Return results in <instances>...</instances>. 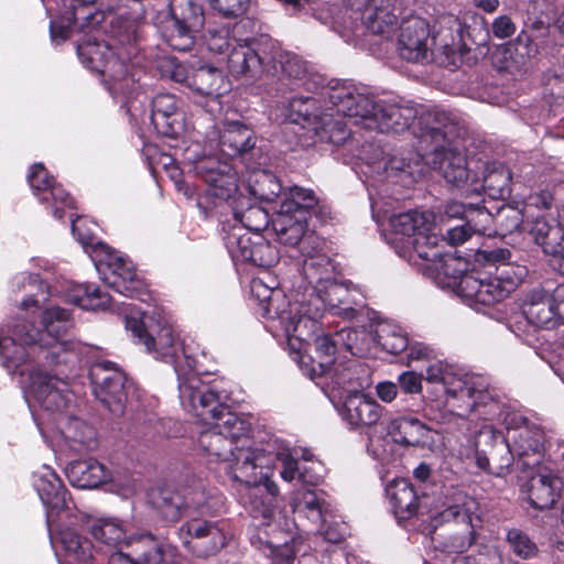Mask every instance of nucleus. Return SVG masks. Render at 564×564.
<instances>
[{
    "label": "nucleus",
    "instance_id": "61",
    "mask_svg": "<svg viewBox=\"0 0 564 564\" xmlns=\"http://www.w3.org/2000/svg\"><path fill=\"white\" fill-rule=\"evenodd\" d=\"M98 0H67L64 7L82 13L80 18L84 19V25H99L104 20V13L96 8Z\"/></svg>",
    "mask_w": 564,
    "mask_h": 564
},
{
    "label": "nucleus",
    "instance_id": "44",
    "mask_svg": "<svg viewBox=\"0 0 564 564\" xmlns=\"http://www.w3.org/2000/svg\"><path fill=\"white\" fill-rule=\"evenodd\" d=\"M42 502L52 510L67 508L66 490L59 477L52 470H46L35 482Z\"/></svg>",
    "mask_w": 564,
    "mask_h": 564
},
{
    "label": "nucleus",
    "instance_id": "53",
    "mask_svg": "<svg viewBox=\"0 0 564 564\" xmlns=\"http://www.w3.org/2000/svg\"><path fill=\"white\" fill-rule=\"evenodd\" d=\"M511 173L505 166L488 170L484 175L482 186L487 194L495 198H505L511 192Z\"/></svg>",
    "mask_w": 564,
    "mask_h": 564
},
{
    "label": "nucleus",
    "instance_id": "52",
    "mask_svg": "<svg viewBox=\"0 0 564 564\" xmlns=\"http://www.w3.org/2000/svg\"><path fill=\"white\" fill-rule=\"evenodd\" d=\"M492 224L496 232L502 237L524 230L525 227L522 212L510 205H503L497 210Z\"/></svg>",
    "mask_w": 564,
    "mask_h": 564
},
{
    "label": "nucleus",
    "instance_id": "35",
    "mask_svg": "<svg viewBox=\"0 0 564 564\" xmlns=\"http://www.w3.org/2000/svg\"><path fill=\"white\" fill-rule=\"evenodd\" d=\"M312 248L301 253L303 257L301 273L310 286V291H314L315 286H322L336 276V265L334 261L325 253L318 252Z\"/></svg>",
    "mask_w": 564,
    "mask_h": 564
},
{
    "label": "nucleus",
    "instance_id": "57",
    "mask_svg": "<svg viewBox=\"0 0 564 564\" xmlns=\"http://www.w3.org/2000/svg\"><path fill=\"white\" fill-rule=\"evenodd\" d=\"M236 218L241 224L245 231L250 234H260L267 229L270 218L268 212L257 205H251L241 213H236Z\"/></svg>",
    "mask_w": 564,
    "mask_h": 564
},
{
    "label": "nucleus",
    "instance_id": "24",
    "mask_svg": "<svg viewBox=\"0 0 564 564\" xmlns=\"http://www.w3.org/2000/svg\"><path fill=\"white\" fill-rule=\"evenodd\" d=\"M446 123L448 126L446 130L451 139L435 141L443 144L440 151L435 149L434 164H438L437 169L447 183L456 187H463L468 183L470 172L465 155L456 147H452L455 139L459 137L456 124L451 118Z\"/></svg>",
    "mask_w": 564,
    "mask_h": 564
},
{
    "label": "nucleus",
    "instance_id": "36",
    "mask_svg": "<svg viewBox=\"0 0 564 564\" xmlns=\"http://www.w3.org/2000/svg\"><path fill=\"white\" fill-rule=\"evenodd\" d=\"M390 226L395 235L406 237L416 236L414 240V248L416 249L417 242L423 245L426 250L432 243H435L436 237L426 236L424 232L429 230L430 221L424 213L415 209L408 210L390 218Z\"/></svg>",
    "mask_w": 564,
    "mask_h": 564
},
{
    "label": "nucleus",
    "instance_id": "20",
    "mask_svg": "<svg viewBox=\"0 0 564 564\" xmlns=\"http://www.w3.org/2000/svg\"><path fill=\"white\" fill-rule=\"evenodd\" d=\"M477 466L496 476H505L513 462L508 442L489 429L481 430L475 442Z\"/></svg>",
    "mask_w": 564,
    "mask_h": 564
},
{
    "label": "nucleus",
    "instance_id": "40",
    "mask_svg": "<svg viewBox=\"0 0 564 564\" xmlns=\"http://www.w3.org/2000/svg\"><path fill=\"white\" fill-rule=\"evenodd\" d=\"M386 430L395 443L411 446L424 444L431 433V427L413 416L391 419Z\"/></svg>",
    "mask_w": 564,
    "mask_h": 564
},
{
    "label": "nucleus",
    "instance_id": "60",
    "mask_svg": "<svg viewBox=\"0 0 564 564\" xmlns=\"http://www.w3.org/2000/svg\"><path fill=\"white\" fill-rule=\"evenodd\" d=\"M492 219L494 215L485 206L471 204L468 205L466 217L464 218L465 225H468L473 235L485 234Z\"/></svg>",
    "mask_w": 564,
    "mask_h": 564
},
{
    "label": "nucleus",
    "instance_id": "62",
    "mask_svg": "<svg viewBox=\"0 0 564 564\" xmlns=\"http://www.w3.org/2000/svg\"><path fill=\"white\" fill-rule=\"evenodd\" d=\"M212 10L226 19L242 17L250 6V0H208Z\"/></svg>",
    "mask_w": 564,
    "mask_h": 564
},
{
    "label": "nucleus",
    "instance_id": "41",
    "mask_svg": "<svg viewBox=\"0 0 564 564\" xmlns=\"http://www.w3.org/2000/svg\"><path fill=\"white\" fill-rule=\"evenodd\" d=\"M188 86L210 101L220 106V98L228 91V84L223 73L215 67H200L195 70Z\"/></svg>",
    "mask_w": 564,
    "mask_h": 564
},
{
    "label": "nucleus",
    "instance_id": "32",
    "mask_svg": "<svg viewBox=\"0 0 564 564\" xmlns=\"http://www.w3.org/2000/svg\"><path fill=\"white\" fill-rule=\"evenodd\" d=\"M256 533L251 536V542L259 549H269V555L276 564H290L294 560L293 546L289 543L290 536L276 524L271 522L267 524H256Z\"/></svg>",
    "mask_w": 564,
    "mask_h": 564
},
{
    "label": "nucleus",
    "instance_id": "31",
    "mask_svg": "<svg viewBox=\"0 0 564 564\" xmlns=\"http://www.w3.org/2000/svg\"><path fill=\"white\" fill-rule=\"evenodd\" d=\"M32 380L33 393L44 409L62 411L72 401L66 380L47 373H39Z\"/></svg>",
    "mask_w": 564,
    "mask_h": 564
},
{
    "label": "nucleus",
    "instance_id": "7",
    "mask_svg": "<svg viewBox=\"0 0 564 564\" xmlns=\"http://www.w3.org/2000/svg\"><path fill=\"white\" fill-rule=\"evenodd\" d=\"M77 53L82 63L101 75L116 91L124 93L139 80L131 69L128 56H123L108 43L88 41L78 45Z\"/></svg>",
    "mask_w": 564,
    "mask_h": 564
},
{
    "label": "nucleus",
    "instance_id": "3",
    "mask_svg": "<svg viewBox=\"0 0 564 564\" xmlns=\"http://www.w3.org/2000/svg\"><path fill=\"white\" fill-rule=\"evenodd\" d=\"M11 291L23 296L17 304L19 311L40 317H69L62 303L84 311L110 313L117 317H147L132 303L112 304L111 296L94 284L70 283L62 294H53L51 284L40 273L22 272L11 280Z\"/></svg>",
    "mask_w": 564,
    "mask_h": 564
},
{
    "label": "nucleus",
    "instance_id": "17",
    "mask_svg": "<svg viewBox=\"0 0 564 564\" xmlns=\"http://www.w3.org/2000/svg\"><path fill=\"white\" fill-rule=\"evenodd\" d=\"M262 53V75L276 77L279 80H300L306 74V63L295 53L282 48L281 44L272 37H262L258 43Z\"/></svg>",
    "mask_w": 564,
    "mask_h": 564
},
{
    "label": "nucleus",
    "instance_id": "33",
    "mask_svg": "<svg viewBox=\"0 0 564 564\" xmlns=\"http://www.w3.org/2000/svg\"><path fill=\"white\" fill-rule=\"evenodd\" d=\"M345 419L354 426H373L382 417L384 408L362 392L349 393L344 403Z\"/></svg>",
    "mask_w": 564,
    "mask_h": 564
},
{
    "label": "nucleus",
    "instance_id": "6",
    "mask_svg": "<svg viewBox=\"0 0 564 564\" xmlns=\"http://www.w3.org/2000/svg\"><path fill=\"white\" fill-rule=\"evenodd\" d=\"M206 22L204 6L197 0H172L161 21L162 40L174 51L188 52Z\"/></svg>",
    "mask_w": 564,
    "mask_h": 564
},
{
    "label": "nucleus",
    "instance_id": "10",
    "mask_svg": "<svg viewBox=\"0 0 564 564\" xmlns=\"http://www.w3.org/2000/svg\"><path fill=\"white\" fill-rule=\"evenodd\" d=\"M151 500L163 519L176 522L195 512L204 514L216 511L221 497L207 496L202 486L182 490L164 487L154 491Z\"/></svg>",
    "mask_w": 564,
    "mask_h": 564
},
{
    "label": "nucleus",
    "instance_id": "27",
    "mask_svg": "<svg viewBox=\"0 0 564 564\" xmlns=\"http://www.w3.org/2000/svg\"><path fill=\"white\" fill-rule=\"evenodd\" d=\"M257 135L253 129L240 120L225 121L219 133L221 153L230 159L251 158L256 150Z\"/></svg>",
    "mask_w": 564,
    "mask_h": 564
},
{
    "label": "nucleus",
    "instance_id": "16",
    "mask_svg": "<svg viewBox=\"0 0 564 564\" xmlns=\"http://www.w3.org/2000/svg\"><path fill=\"white\" fill-rule=\"evenodd\" d=\"M150 118L158 134L170 140L169 147L180 149V141L184 143L186 123L178 98L170 93L155 95L151 101Z\"/></svg>",
    "mask_w": 564,
    "mask_h": 564
},
{
    "label": "nucleus",
    "instance_id": "11",
    "mask_svg": "<svg viewBox=\"0 0 564 564\" xmlns=\"http://www.w3.org/2000/svg\"><path fill=\"white\" fill-rule=\"evenodd\" d=\"M93 251L96 269L105 284L131 299L141 293L143 284L132 261L104 242L96 243Z\"/></svg>",
    "mask_w": 564,
    "mask_h": 564
},
{
    "label": "nucleus",
    "instance_id": "1",
    "mask_svg": "<svg viewBox=\"0 0 564 564\" xmlns=\"http://www.w3.org/2000/svg\"><path fill=\"white\" fill-rule=\"evenodd\" d=\"M175 372L183 408L210 425L199 434L202 449L215 460H232L229 474L236 481L250 484L263 479L268 474L264 451L246 447L247 441L234 448L248 433L247 423L221 402L217 390L204 382L196 371L176 365Z\"/></svg>",
    "mask_w": 564,
    "mask_h": 564
},
{
    "label": "nucleus",
    "instance_id": "5",
    "mask_svg": "<svg viewBox=\"0 0 564 564\" xmlns=\"http://www.w3.org/2000/svg\"><path fill=\"white\" fill-rule=\"evenodd\" d=\"M480 505L478 500L458 487H448L443 492L442 510L432 518V525L448 523L460 532L452 533L446 546L454 553L467 551L476 541L477 528L481 525Z\"/></svg>",
    "mask_w": 564,
    "mask_h": 564
},
{
    "label": "nucleus",
    "instance_id": "64",
    "mask_svg": "<svg viewBox=\"0 0 564 564\" xmlns=\"http://www.w3.org/2000/svg\"><path fill=\"white\" fill-rule=\"evenodd\" d=\"M66 437L90 448L95 444V431L83 421L73 420L66 429Z\"/></svg>",
    "mask_w": 564,
    "mask_h": 564
},
{
    "label": "nucleus",
    "instance_id": "14",
    "mask_svg": "<svg viewBox=\"0 0 564 564\" xmlns=\"http://www.w3.org/2000/svg\"><path fill=\"white\" fill-rule=\"evenodd\" d=\"M226 249L232 261L268 269L280 260L278 248L261 234H250L242 227H231L224 237Z\"/></svg>",
    "mask_w": 564,
    "mask_h": 564
},
{
    "label": "nucleus",
    "instance_id": "19",
    "mask_svg": "<svg viewBox=\"0 0 564 564\" xmlns=\"http://www.w3.org/2000/svg\"><path fill=\"white\" fill-rule=\"evenodd\" d=\"M91 378L97 382L94 389L96 398L115 415H121L124 411L127 399L126 376L119 369L113 368L111 361L97 362L91 371Z\"/></svg>",
    "mask_w": 564,
    "mask_h": 564
},
{
    "label": "nucleus",
    "instance_id": "39",
    "mask_svg": "<svg viewBox=\"0 0 564 564\" xmlns=\"http://www.w3.org/2000/svg\"><path fill=\"white\" fill-rule=\"evenodd\" d=\"M66 475L69 482L80 489L97 488L110 479L107 468L94 458L70 463Z\"/></svg>",
    "mask_w": 564,
    "mask_h": 564
},
{
    "label": "nucleus",
    "instance_id": "43",
    "mask_svg": "<svg viewBox=\"0 0 564 564\" xmlns=\"http://www.w3.org/2000/svg\"><path fill=\"white\" fill-rule=\"evenodd\" d=\"M329 503L325 492L321 490L300 489L294 492L292 508L295 512L305 514L314 522L325 520L329 516Z\"/></svg>",
    "mask_w": 564,
    "mask_h": 564
},
{
    "label": "nucleus",
    "instance_id": "55",
    "mask_svg": "<svg viewBox=\"0 0 564 564\" xmlns=\"http://www.w3.org/2000/svg\"><path fill=\"white\" fill-rule=\"evenodd\" d=\"M506 542L512 553L522 560L533 558L539 552L536 543L525 532L517 528L507 530Z\"/></svg>",
    "mask_w": 564,
    "mask_h": 564
},
{
    "label": "nucleus",
    "instance_id": "51",
    "mask_svg": "<svg viewBox=\"0 0 564 564\" xmlns=\"http://www.w3.org/2000/svg\"><path fill=\"white\" fill-rule=\"evenodd\" d=\"M250 293L258 303L262 317H283V311L275 306L279 291L265 285L260 279H253L250 283Z\"/></svg>",
    "mask_w": 564,
    "mask_h": 564
},
{
    "label": "nucleus",
    "instance_id": "22",
    "mask_svg": "<svg viewBox=\"0 0 564 564\" xmlns=\"http://www.w3.org/2000/svg\"><path fill=\"white\" fill-rule=\"evenodd\" d=\"M127 552L119 551L111 556L112 564H166L165 558L174 549L171 544L151 533L129 536Z\"/></svg>",
    "mask_w": 564,
    "mask_h": 564
},
{
    "label": "nucleus",
    "instance_id": "15",
    "mask_svg": "<svg viewBox=\"0 0 564 564\" xmlns=\"http://www.w3.org/2000/svg\"><path fill=\"white\" fill-rule=\"evenodd\" d=\"M416 253L421 259L433 262L436 270V280L445 288L455 289L457 294L474 304H478V293L469 292L465 288L467 279L480 280V272H468L467 264L459 258L444 254L437 243H432L426 250L417 242Z\"/></svg>",
    "mask_w": 564,
    "mask_h": 564
},
{
    "label": "nucleus",
    "instance_id": "56",
    "mask_svg": "<svg viewBox=\"0 0 564 564\" xmlns=\"http://www.w3.org/2000/svg\"><path fill=\"white\" fill-rule=\"evenodd\" d=\"M54 181V177L48 173L43 163H34L30 167L28 182L41 204L48 203L47 191Z\"/></svg>",
    "mask_w": 564,
    "mask_h": 564
},
{
    "label": "nucleus",
    "instance_id": "23",
    "mask_svg": "<svg viewBox=\"0 0 564 564\" xmlns=\"http://www.w3.org/2000/svg\"><path fill=\"white\" fill-rule=\"evenodd\" d=\"M447 394V403L457 406L459 415H466L475 411L479 404H485L489 394L487 384L481 376L457 377L453 372L444 382Z\"/></svg>",
    "mask_w": 564,
    "mask_h": 564
},
{
    "label": "nucleus",
    "instance_id": "2",
    "mask_svg": "<svg viewBox=\"0 0 564 564\" xmlns=\"http://www.w3.org/2000/svg\"><path fill=\"white\" fill-rule=\"evenodd\" d=\"M327 98L337 113L355 119V124L367 130L401 133L417 120L420 126L424 124L421 128L423 137H429L432 141L451 139L446 130L449 113L443 110L429 111L417 117V111L412 106L376 101L346 84L330 87Z\"/></svg>",
    "mask_w": 564,
    "mask_h": 564
},
{
    "label": "nucleus",
    "instance_id": "13",
    "mask_svg": "<svg viewBox=\"0 0 564 564\" xmlns=\"http://www.w3.org/2000/svg\"><path fill=\"white\" fill-rule=\"evenodd\" d=\"M525 265L513 261L499 265L496 271L480 272V280H466L465 288L474 294L478 293V304L491 306L506 300L527 278Z\"/></svg>",
    "mask_w": 564,
    "mask_h": 564
},
{
    "label": "nucleus",
    "instance_id": "48",
    "mask_svg": "<svg viewBox=\"0 0 564 564\" xmlns=\"http://www.w3.org/2000/svg\"><path fill=\"white\" fill-rule=\"evenodd\" d=\"M378 345L390 354L403 351L409 340L406 335L398 326L390 324L387 319H376V340Z\"/></svg>",
    "mask_w": 564,
    "mask_h": 564
},
{
    "label": "nucleus",
    "instance_id": "54",
    "mask_svg": "<svg viewBox=\"0 0 564 564\" xmlns=\"http://www.w3.org/2000/svg\"><path fill=\"white\" fill-rule=\"evenodd\" d=\"M61 543L68 554L78 563H86L91 558V543L75 530L66 529L61 532Z\"/></svg>",
    "mask_w": 564,
    "mask_h": 564
},
{
    "label": "nucleus",
    "instance_id": "12",
    "mask_svg": "<svg viewBox=\"0 0 564 564\" xmlns=\"http://www.w3.org/2000/svg\"><path fill=\"white\" fill-rule=\"evenodd\" d=\"M348 297V289L335 278L322 286H315L308 297L304 293L301 300L295 301V311H291L289 317H324L325 314L357 317V312L349 305Z\"/></svg>",
    "mask_w": 564,
    "mask_h": 564
},
{
    "label": "nucleus",
    "instance_id": "42",
    "mask_svg": "<svg viewBox=\"0 0 564 564\" xmlns=\"http://www.w3.org/2000/svg\"><path fill=\"white\" fill-rule=\"evenodd\" d=\"M387 494L398 519L405 520L415 516L420 508L419 497L414 487L405 479L391 484Z\"/></svg>",
    "mask_w": 564,
    "mask_h": 564
},
{
    "label": "nucleus",
    "instance_id": "38",
    "mask_svg": "<svg viewBox=\"0 0 564 564\" xmlns=\"http://www.w3.org/2000/svg\"><path fill=\"white\" fill-rule=\"evenodd\" d=\"M279 212L304 216V219L308 220L312 215L322 214V207L314 191L294 185L283 193Z\"/></svg>",
    "mask_w": 564,
    "mask_h": 564
},
{
    "label": "nucleus",
    "instance_id": "58",
    "mask_svg": "<svg viewBox=\"0 0 564 564\" xmlns=\"http://www.w3.org/2000/svg\"><path fill=\"white\" fill-rule=\"evenodd\" d=\"M48 203L44 204L52 215L58 219H64L65 208H74V198L63 188L62 185H56L55 181L47 191Z\"/></svg>",
    "mask_w": 564,
    "mask_h": 564
},
{
    "label": "nucleus",
    "instance_id": "50",
    "mask_svg": "<svg viewBox=\"0 0 564 564\" xmlns=\"http://www.w3.org/2000/svg\"><path fill=\"white\" fill-rule=\"evenodd\" d=\"M524 424V430L520 431L514 437L519 456H528L530 453L540 454L544 445V434L542 430L529 422L524 416H519Z\"/></svg>",
    "mask_w": 564,
    "mask_h": 564
},
{
    "label": "nucleus",
    "instance_id": "4",
    "mask_svg": "<svg viewBox=\"0 0 564 564\" xmlns=\"http://www.w3.org/2000/svg\"><path fill=\"white\" fill-rule=\"evenodd\" d=\"M10 336H0V354L15 366L26 360L22 346L48 348L44 358L48 365H69L74 368L80 360V345L64 339L68 319H18Z\"/></svg>",
    "mask_w": 564,
    "mask_h": 564
},
{
    "label": "nucleus",
    "instance_id": "28",
    "mask_svg": "<svg viewBox=\"0 0 564 564\" xmlns=\"http://www.w3.org/2000/svg\"><path fill=\"white\" fill-rule=\"evenodd\" d=\"M516 305L522 317H563L561 306L564 305V289L557 288L550 293L543 288H533L517 299Z\"/></svg>",
    "mask_w": 564,
    "mask_h": 564
},
{
    "label": "nucleus",
    "instance_id": "63",
    "mask_svg": "<svg viewBox=\"0 0 564 564\" xmlns=\"http://www.w3.org/2000/svg\"><path fill=\"white\" fill-rule=\"evenodd\" d=\"M340 341L337 337L333 338L329 335H321L315 339L316 350L319 352L321 357H325L326 360H321L319 366V375H325L330 370V365L333 364V357L336 354L337 345Z\"/></svg>",
    "mask_w": 564,
    "mask_h": 564
},
{
    "label": "nucleus",
    "instance_id": "46",
    "mask_svg": "<svg viewBox=\"0 0 564 564\" xmlns=\"http://www.w3.org/2000/svg\"><path fill=\"white\" fill-rule=\"evenodd\" d=\"M82 13L64 7L59 14L52 19L50 22V34L54 42H64L70 37L73 30L77 29L80 32L87 29H94L97 25H84L86 22L80 18Z\"/></svg>",
    "mask_w": 564,
    "mask_h": 564
},
{
    "label": "nucleus",
    "instance_id": "9",
    "mask_svg": "<svg viewBox=\"0 0 564 564\" xmlns=\"http://www.w3.org/2000/svg\"><path fill=\"white\" fill-rule=\"evenodd\" d=\"M126 329L135 344L144 345L158 359L176 364L180 355L188 358L169 319H126Z\"/></svg>",
    "mask_w": 564,
    "mask_h": 564
},
{
    "label": "nucleus",
    "instance_id": "45",
    "mask_svg": "<svg viewBox=\"0 0 564 564\" xmlns=\"http://www.w3.org/2000/svg\"><path fill=\"white\" fill-rule=\"evenodd\" d=\"M248 187L254 198L267 203L275 202L283 189L278 176L267 170H254L249 177Z\"/></svg>",
    "mask_w": 564,
    "mask_h": 564
},
{
    "label": "nucleus",
    "instance_id": "30",
    "mask_svg": "<svg viewBox=\"0 0 564 564\" xmlns=\"http://www.w3.org/2000/svg\"><path fill=\"white\" fill-rule=\"evenodd\" d=\"M429 24L424 19L412 18L400 24L399 53L409 62H421L427 56Z\"/></svg>",
    "mask_w": 564,
    "mask_h": 564
},
{
    "label": "nucleus",
    "instance_id": "18",
    "mask_svg": "<svg viewBox=\"0 0 564 564\" xmlns=\"http://www.w3.org/2000/svg\"><path fill=\"white\" fill-rule=\"evenodd\" d=\"M183 545L199 557L216 554L226 545V535L217 522L191 519L178 529Z\"/></svg>",
    "mask_w": 564,
    "mask_h": 564
},
{
    "label": "nucleus",
    "instance_id": "47",
    "mask_svg": "<svg viewBox=\"0 0 564 564\" xmlns=\"http://www.w3.org/2000/svg\"><path fill=\"white\" fill-rule=\"evenodd\" d=\"M91 535L101 543L111 546H126L127 538L126 530L122 523L117 519H98L89 525Z\"/></svg>",
    "mask_w": 564,
    "mask_h": 564
},
{
    "label": "nucleus",
    "instance_id": "29",
    "mask_svg": "<svg viewBox=\"0 0 564 564\" xmlns=\"http://www.w3.org/2000/svg\"><path fill=\"white\" fill-rule=\"evenodd\" d=\"M524 230L546 254L564 251V225L550 214L539 215L525 221Z\"/></svg>",
    "mask_w": 564,
    "mask_h": 564
},
{
    "label": "nucleus",
    "instance_id": "21",
    "mask_svg": "<svg viewBox=\"0 0 564 564\" xmlns=\"http://www.w3.org/2000/svg\"><path fill=\"white\" fill-rule=\"evenodd\" d=\"M195 175L208 185V194L228 199L238 189V176L232 165L216 156H202L193 161Z\"/></svg>",
    "mask_w": 564,
    "mask_h": 564
},
{
    "label": "nucleus",
    "instance_id": "49",
    "mask_svg": "<svg viewBox=\"0 0 564 564\" xmlns=\"http://www.w3.org/2000/svg\"><path fill=\"white\" fill-rule=\"evenodd\" d=\"M335 337L349 350L362 349L376 340V319H370L368 325L343 327Z\"/></svg>",
    "mask_w": 564,
    "mask_h": 564
},
{
    "label": "nucleus",
    "instance_id": "34",
    "mask_svg": "<svg viewBox=\"0 0 564 564\" xmlns=\"http://www.w3.org/2000/svg\"><path fill=\"white\" fill-rule=\"evenodd\" d=\"M395 1L367 0L362 12L366 28L373 34L390 36L398 25V15L394 13Z\"/></svg>",
    "mask_w": 564,
    "mask_h": 564
},
{
    "label": "nucleus",
    "instance_id": "26",
    "mask_svg": "<svg viewBox=\"0 0 564 564\" xmlns=\"http://www.w3.org/2000/svg\"><path fill=\"white\" fill-rule=\"evenodd\" d=\"M267 457L268 463L265 469L268 474L263 479L257 482L246 484L248 486V495L245 505L251 517L259 521L258 524L271 527L275 511L272 500L278 496L279 487L274 481L269 479L271 457L269 455H267Z\"/></svg>",
    "mask_w": 564,
    "mask_h": 564
},
{
    "label": "nucleus",
    "instance_id": "37",
    "mask_svg": "<svg viewBox=\"0 0 564 564\" xmlns=\"http://www.w3.org/2000/svg\"><path fill=\"white\" fill-rule=\"evenodd\" d=\"M562 480L552 474L533 475L525 486L529 503L538 510H546L554 506L560 497Z\"/></svg>",
    "mask_w": 564,
    "mask_h": 564
},
{
    "label": "nucleus",
    "instance_id": "8",
    "mask_svg": "<svg viewBox=\"0 0 564 564\" xmlns=\"http://www.w3.org/2000/svg\"><path fill=\"white\" fill-rule=\"evenodd\" d=\"M258 22L249 17L241 18L232 26L235 45L227 55L228 72L236 78L257 79L262 68V53L258 50L262 37H271L257 32Z\"/></svg>",
    "mask_w": 564,
    "mask_h": 564
},
{
    "label": "nucleus",
    "instance_id": "59",
    "mask_svg": "<svg viewBox=\"0 0 564 564\" xmlns=\"http://www.w3.org/2000/svg\"><path fill=\"white\" fill-rule=\"evenodd\" d=\"M510 57L516 64L525 65L539 53L540 46L528 37L527 33H519L516 40L510 44Z\"/></svg>",
    "mask_w": 564,
    "mask_h": 564
},
{
    "label": "nucleus",
    "instance_id": "25",
    "mask_svg": "<svg viewBox=\"0 0 564 564\" xmlns=\"http://www.w3.org/2000/svg\"><path fill=\"white\" fill-rule=\"evenodd\" d=\"M307 219L304 216L288 215L278 212L272 220V228L280 243L290 247H297L300 253L307 249L316 250L321 247L319 238L315 232H310Z\"/></svg>",
    "mask_w": 564,
    "mask_h": 564
}]
</instances>
